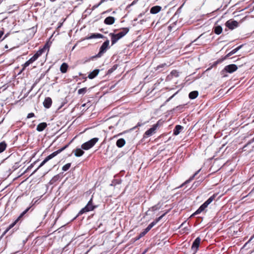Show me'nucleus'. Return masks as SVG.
<instances>
[{"label":"nucleus","instance_id":"f257e3e1","mask_svg":"<svg viewBox=\"0 0 254 254\" xmlns=\"http://www.w3.org/2000/svg\"><path fill=\"white\" fill-rule=\"evenodd\" d=\"M217 194L214 193L206 201H205L199 208L198 209L194 212L190 216L192 217L195 215L198 214L202 212L207 207L208 205L210 204L212 201H213L216 197Z\"/></svg>","mask_w":254,"mask_h":254},{"label":"nucleus","instance_id":"f03ea898","mask_svg":"<svg viewBox=\"0 0 254 254\" xmlns=\"http://www.w3.org/2000/svg\"><path fill=\"white\" fill-rule=\"evenodd\" d=\"M68 145H66L63 147L58 149V150L53 152L50 155H48L47 157L45 158V159L42 162L39 167L34 171V173L36 172L37 170H38L40 168L43 166L46 162H47L49 160L52 159L56 156H57L58 154L60 153L61 152L65 149L67 147H68Z\"/></svg>","mask_w":254,"mask_h":254},{"label":"nucleus","instance_id":"7ed1b4c3","mask_svg":"<svg viewBox=\"0 0 254 254\" xmlns=\"http://www.w3.org/2000/svg\"><path fill=\"white\" fill-rule=\"evenodd\" d=\"M109 40L107 39L105 41L102 45L100 48L99 52L95 56L91 57L89 60H93L95 58H100L102 57L103 54L106 53L107 50L110 48L109 46Z\"/></svg>","mask_w":254,"mask_h":254},{"label":"nucleus","instance_id":"20e7f679","mask_svg":"<svg viewBox=\"0 0 254 254\" xmlns=\"http://www.w3.org/2000/svg\"><path fill=\"white\" fill-rule=\"evenodd\" d=\"M168 212H166L164 213H163L161 216L160 217L157 218L154 221H153L152 222H151L143 231L141 232L139 236V237L142 238V237L144 236L147 232H148Z\"/></svg>","mask_w":254,"mask_h":254},{"label":"nucleus","instance_id":"39448f33","mask_svg":"<svg viewBox=\"0 0 254 254\" xmlns=\"http://www.w3.org/2000/svg\"><path fill=\"white\" fill-rule=\"evenodd\" d=\"M96 207V206L93 205V199L91 198L87 203V205L79 211L77 214V216L81 215L83 213L93 210Z\"/></svg>","mask_w":254,"mask_h":254},{"label":"nucleus","instance_id":"423d86ee","mask_svg":"<svg viewBox=\"0 0 254 254\" xmlns=\"http://www.w3.org/2000/svg\"><path fill=\"white\" fill-rule=\"evenodd\" d=\"M98 140L99 138L97 137L92 138L90 140L82 144L81 145V148L84 150H88L92 148Z\"/></svg>","mask_w":254,"mask_h":254},{"label":"nucleus","instance_id":"0eeeda50","mask_svg":"<svg viewBox=\"0 0 254 254\" xmlns=\"http://www.w3.org/2000/svg\"><path fill=\"white\" fill-rule=\"evenodd\" d=\"M238 69L237 66L235 64H231L225 66L224 69H223L221 72V75L223 76H225L224 73L225 72H228L230 73H233L234 71H236Z\"/></svg>","mask_w":254,"mask_h":254},{"label":"nucleus","instance_id":"6e6552de","mask_svg":"<svg viewBox=\"0 0 254 254\" xmlns=\"http://www.w3.org/2000/svg\"><path fill=\"white\" fill-rule=\"evenodd\" d=\"M158 127V124H156L153 125L152 127L150 128V129L146 130L144 135L143 137L146 138L149 137L151 135H152L153 134H154L156 132V130Z\"/></svg>","mask_w":254,"mask_h":254},{"label":"nucleus","instance_id":"1a4fd4ad","mask_svg":"<svg viewBox=\"0 0 254 254\" xmlns=\"http://www.w3.org/2000/svg\"><path fill=\"white\" fill-rule=\"evenodd\" d=\"M30 208V207H29L25 210L23 212H22L21 214L18 216V217L13 223L9 225V226L7 228H8V230H10L22 218V217L29 211Z\"/></svg>","mask_w":254,"mask_h":254},{"label":"nucleus","instance_id":"9d476101","mask_svg":"<svg viewBox=\"0 0 254 254\" xmlns=\"http://www.w3.org/2000/svg\"><path fill=\"white\" fill-rule=\"evenodd\" d=\"M30 208V207H29L25 210L23 212H22L21 214L18 216V217L13 223L9 225V226L7 228H8V230H10L22 218V217L29 211Z\"/></svg>","mask_w":254,"mask_h":254},{"label":"nucleus","instance_id":"9b49d317","mask_svg":"<svg viewBox=\"0 0 254 254\" xmlns=\"http://www.w3.org/2000/svg\"><path fill=\"white\" fill-rule=\"evenodd\" d=\"M239 25L238 22L236 20H229L225 23V26L230 30H233Z\"/></svg>","mask_w":254,"mask_h":254},{"label":"nucleus","instance_id":"f8f14e48","mask_svg":"<svg viewBox=\"0 0 254 254\" xmlns=\"http://www.w3.org/2000/svg\"><path fill=\"white\" fill-rule=\"evenodd\" d=\"M200 241L201 239L199 237H197L193 241L191 248L194 254L197 252L199 246Z\"/></svg>","mask_w":254,"mask_h":254},{"label":"nucleus","instance_id":"ddd939ff","mask_svg":"<svg viewBox=\"0 0 254 254\" xmlns=\"http://www.w3.org/2000/svg\"><path fill=\"white\" fill-rule=\"evenodd\" d=\"M49 49L50 46L49 44L47 43L42 48L40 49L36 53L38 54L39 56L40 57L47 50L49 51Z\"/></svg>","mask_w":254,"mask_h":254},{"label":"nucleus","instance_id":"4468645a","mask_svg":"<svg viewBox=\"0 0 254 254\" xmlns=\"http://www.w3.org/2000/svg\"><path fill=\"white\" fill-rule=\"evenodd\" d=\"M52 104V100L50 97H46L43 102L44 106L47 109L51 107Z\"/></svg>","mask_w":254,"mask_h":254},{"label":"nucleus","instance_id":"2eb2a0df","mask_svg":"<svg viewBox=\"0 0 254 254\" xmlns=\"http://www.w3.org/2000/svg\"><path fill=\"white\" fill-rule=\"evenodd\" d=\"M201 169L198 170L196 171L191 177H190L188 180L186 181L184 183H183L179 188H182L183 186L186 185V184L190 182L192 180H193L194 177L199 173Z\"/></svg>","mask_w":254,"mask_h":254},{"label":"nucleus","instance_id":"dca6fc26","mask_svg":"<svg viewBox=\"0 0 254 254\" xmlns=\"http://www.w3.org/2000/svg\"><path fill=\"white\" fill-rule=\"evenodd\" d=\"M129 31V28H123L122 29V31L118 33V34H116V35L117 37L120 39L123 37L124 36H125Z\"/></svg>","mask_w":254,"mask_h":254},{"label":"nucleus","instance_id":"f3484780","mask_svg":"<svg viewBox=\"0 0 254 254\" xmlns=\"http://www.w3.org/2000/svg\"><path fill=\"white\" fill-rule=\"evenodd\" d=\"M129 31V28H123L122 29V31L118 33V34H116V35L117 37L120 39L123 37L124 36H125Z\"/></svg>","mask_w":254,"mask_h":254},{"label":"nucleus","instance_id":"a211bd4d","mask_svg":"<svg viewBox=\"0 0 254 254\" xmlns=\"http://www.w3.org/2000/svg\"><path fill=\"white\" fill-rule=\"evenodd\" d=\"M129 31V28H123L122 29V31L118 33V34H116V35L117 37L120 39L123 37L124 36H125Z\"/></svg>","mask_w":254,"mask_h":254},{"label":"nucleus","instance_id":"6ab92c4d","mask_svg":"<svg viewBox=\"0 0 254 254\" xmlns=\"http://www.w3.org/2000/svg\"><path fill=\"white\" fill-rule=\"evenodd\" d=\"M115 21V18L113 16H108L106 17L104 20V23L106 25H112L114 23Z\"/></svg>","mask_w":254,"mask_h":254},{"label":"nucleus","instance_id":"aec40b11","mask_svg":"<svg viewBox=\"0 0 254 254\" xmlns=\"http://www.w3.org/2000/svg\"><path fill=\"white\" fill-rule=\"evenodd\" d=\"M47 127V123L45 122H43L38 125V126H37L36 129L38 131H42Z\"/></svg>","mask_w":254,"mask_h":254},{"label":"nucleus","instance_id":"412c9836","mask_svg":"<svg viewBox=\"0 0 254 254\" xmlns=\"http://www.w3.org/2000/svg\"><path fill=\"white\" fill-rule=\"evenodd\" d=\"M72 153H74V155L76 157H80L84 154V151H83L81 149L77 148L73 150L72 151Z\"/></svg>","mask_w":254,"mask_h":254},{"label":"nucleus","instance_id":"4be33fe9","mask_svg":"<svg viewBox=\"0 0 254 254\" xmlns=\"http://www.w3.org/2000/svg\"><path fill=\"white\" fill-rule=\"evenodd\" d=\"M104 37L103 35L100 33H93L90 36L86 38V39L89 40L95 38H103Z\"/></svg>","mask_w":254,"mask_h":254},{"label":"nucleus","instance_id":"5701e85b","mask_svg":"<svg viewBox=\"0 0 254 254\" xmlns=\"http://www.w3.org/2000/svg\"><path fill=\"white\" fill-rule=\"evenodd\" d=\"M68 65L66 63H63L60 66V71L62 73H65L67 71Z\"/></svg>","mask_w":254,"mask_h":254},{"label":"nucleus","instance_id":"b1692460","mask_svg":"<svg viewBox=\"0 0 254 254\" xmlns=\"http://www.w3.org/2000/svg\"><path fill=\"white\" fill-rule=\"evenodd\" d=\"M99 72V69H94L93 71H92L89 73V74L88 75V77L89 79H93L98 74Z\"/></svg>","mask_w":254,"mask_h":254},{"label":"nucleus","instance_id":"393cba45","mask_svg":"<svg viewBox=\"0 0 254 254\" xmlns=\"http://www.w3.org/2000/svg\"><path fill=\"white\" fill-rule=\"evenodd\" d=\"M109 36L111 38L112 45H114L119 40V38L115 34L111 33H110Z\"/></svg>","mask_w":254,"mask_h":254},{"label":"nucleus","instance_id":"a878e982","mask_svg":"<svg viewBox=\"0 0 254 254\" xmlns=\"http://www.w3.org/2000/svg\"><path fill=\"white\" fill-rule=\"evenodd\" d=\"M183 127L181 125H177L174 130H173V134L174 135H178L181 130L183 129Z\"/></svg>","mask_w":254,"mask_h":254},{"label":"nucleus","instance_id":"bb28decb","mask_svg":"<svg viewBox=\"0 0 254 254\" xmlns=\"http://www.w3.org/2000/svg\"><path fill=\"white\" fill-rule=\"evenodd\" d=\"M161 7L160 6H154L150 9V13L152 14H156L161 10Z\"/></svg>","mask_w":254,"mask_h":254},{"label":"nucleus","instance_id":"cd10ccee","mask_svg":"<svg viewBox=\"0 0 254 254\" xmlns=\"http://www.w3.org/2000/svg\"><path fill=\"white\" fill-rule=\"evenodd\" d=\"M126 144V140L124 138H120L116 142V145L121 148L123 147Z\"/></svg>","mask_w":254,"mask_h":254},{"label":"nucleus","instance_id":"c85d7f7f","mask_svg":"<svg viewBox=\"0 0 254 254\" xmlns=\"http://www.w3.org/2000/svg\"><path fill=\"white\" fill-rule=\"evenodd\" d=\"M34 62L32 61V60L30 58L29 60H28L27 62H26L23 64H22V68L21 70L20 73H21L22 71H23L26 67L28 66L30 64H32Z\"/></svg>","mask_w":254,"mask_h":254},{"label":"nucleus","instance_id":"c756f323","mask_svg":"<svg viewBox=\"0 0 254 254\" xmlns=\"http://www.w3.org/2000/svg\"><path fill=\"white\" fill-rule=\"evenodd\" d=\"M34 62L32 61V60L30 58L29 60H28L27 62H26L23 64H22V68L21 70L20 73H21L22 71H23L26 67L28 66L30 64H32Z\"/></svg>","mask_w":254,"mask_h":254},{"label":"nucleus","instance_id":"7c9ffc66","mask_svg":"<svg viewBox=\"0 0 254 254\" xmlns=\"http://www.w3.org/2000/svg\"><path fill=\"white\" fill-rule=\"evenodd\" d=\"M213 30L214 32L217 35L220 34L222 32V28L219 25L214 27Z\"/></svg>","mask_w":254,"mask_h":254},{"label":"nucleus","instance_id":"2f4dec72","mask_svg":"<svg viewBox=\"0 0 254 254\" xmlns=\"http://www.w3.org/2000/svg\"><path fill=\"white\" fill-rule=\"evenodd\" d=\"M198 95V92L197 91H191L189 93V97L191 99H195Z\"/></svg>","mask_w":254,"mask_h":254},{"label":"nucleus","instance_id":"473e14b6","mask_svg":"<svg viewBox=\"0 0 254 254\" xmlns=\"http://www.w3.org/2000/svg\"><path fill=\"white\" fill-rule=\"evenodd\" d=\"M6 146L7 145L4 141L0 143V153L5 150Z\"/></svg>","mask_w":254,"mask_h":254},{"label":"nucleus","instance_id":"72a5a7b5","mask_svg":"<svg viewBox=\"0 0 254 254\" xmlns=\"http://www.w3.org/2000/svg\"><path fill=\"white\" fill-rule=\"evenodd\" d=\"M70 166H71V163H67L65 165H64V166H63V167H62V170L64 171H66L70 168Z\"/></svg>","mask_w":254,"mask_h":254},{"label":"nucleus","instance_id":"f704fd0d","mask_svg":"<svg viewBox=\"0 0 254 254\" xmlns=\"http://www.w3.org/2000/svg\"><path fill=\"white\" fill-rule=\"evenodd\" d=\"M87 91V88L84 87L82 88H80L78 90V94H84Z\"/></svg>","mask_w":254,"mask_h":254},{"label":"nucleus","instance_id":"c9c22d12","mask_svg":"<svg viewBox=\"0 0 254 254\" xmlns=\"http://www.w3.org/2000/svg\"><path fill=\"white\" fill-rule=\"evenodd\" d=\"M170 64H169V65H167L166 63H164V64H160L159 65H158L157 67H156V70H158L160 68H163V67H164L165 66H170Z\"/></svg>","mask_w":254,"mask_h":254},{"label":"nucleus","instance_id":"e433bc0d","mask_svg":"<svg viewBox=\"0 0 254 254\" xmlns=\"http://www.w3.org/2000/svg\"><path fill=\"white\" fill-rule=\"evenodd\" d=\"M243 45H240L239 47H237L236 48L233 49L232 51H231L232 54L233 55L235 53H236L238 51H239L242 47Z\"/></svg>","mask_w":254,"mask_h":254},{"label":"nucleus","instance_id":"4c0bfd02","mask_svg":"<svg viewBox=\"0 0 254 254\" xmlns=\"http://www.w3.org/2000/svg\"><path fill=\"white\" fill-rule=\"evenodd\" d=\"M40 57L38 55V54H37V53H36L31 58V59L32 60V61L34 62L35 61H36L38 58Z\"/></svg>","mask_w":254,"mask_h":254},{"label":"nucleus","instance_id":"58836bf2","mask_svg":"<svg viewBox=\"0 0 254 254\" xmlns=\"http://www.w3.org/2000/svg\"><path fill=\"white\" fill-rule=\"evenodd\" d=\"M100 5H101V4L99 2L98 3L92 6L91 9L92 10H93L95 9L96 8H97V7H98Z\"/></svg>","mask_w":254,"mask_h":254},{"label":"nucleus","instance_id":"ea45409f","mask_svg":"<svg viewBox=\"0 0 254 254\" xmlns=\"http://www.w3.org/2000/svg\"><path fill=\"white\" fill-rule=\"evenodd\" d=\"M159 209V207L158 205H154L151 207V210L154 211Z\"/></svg>","mask_w":254,"mask_h":254},{"label":"nucleus","instance_id":"a19ab883","mask_svg":"<svg viewBox=\"0 0 254 254\" xmlns=\"http://www.w3.org/2000/svg\"><path fill=\"white\" fill-rule=\"evenodd\" d=\"M4 34V29L3 28H0V39L2 36Z\"/></svg>","mask_w":254,"mask_h":254},{"label":"nucleus","instance_id":"79ce46f5","mask_svg":"<svg viewBox=\"0 0 254 254\" xmlns=\"http://www.w3.org/2000/svg\"><path fill=\"white\" fill-rule=\"evenodd\" d=\"M34 116H35V115L33 113H29L28 114V115L27 116V118L29 119V118L34 117Z\"/></svg>","mask_w":254,"mask_h":254},{"label":"nucleus","instance_id":"37998d69","mask_svg":"<svg viewBox=\"0 0 254 254\" xmlns=\"http://www.w3.org/2000/svg\"><path fill=\"white\" fill-rule=\"evenodd\" d=\"M174 25H175V24L173 23L168 26V29L169 31H172V28L173 27Z\"/></svg>","mask_w":254,"mask_h":254},{"label":"nucleus","instance_id":"c03bdc74","mask_svg":"<svg viewBox=\"0 0 254 254\" xmlns=\"http://www.w3.org/2000/svg\"><path fill=\"white\" fill-rule=\"evenodd\" d=\"M115 69H116V67H115V66H114L113 67H112L108 70V73H112L114 71V70H115Z\"/></svg>","mask_w":254,"mask_h":254},{"label":"nucleus","instance_id":"a18cd8bd","mask_svg":"<svg viewBox=\"0 0 254 254\" xmlns=\"http://www.w3.org/2000/svg\"><path fill=\"white\" fill-rule=\"evenodd\" d=\"M171 74L175 75L176 76H177L178 75V72L176 70H172L171 72Z\"/></svg>","mask_w":254,"mask_h":254},{"label":"nucleus","instance_id":"49530a36","mask_svg":"<svg viewBox=\"0 0 254 254\" xmlns=\"http://www.w3.org/2000/svg\"><path fill=\"white\" fill-rule=\"evenodd\" d=\"M233 54H232V53L230 52H229L227 55H226V56L224 58V59H227V58L231 56Z\"/></svg>","mask_w":254,"mask_h":254},{"label":"nucleus","instance_id":"de8ad7c7","mask_svg":"<svg viewBox=\"0 0 254 254\" xmlns=\"http://www.w3.org/2000/svg\"><path fill=\"white\" fill-rule=\"evenodd\" d=\"M253 240H254V235L251 237L249 241L245 244V245H246L248 243H250Z\"/></svg>","mask_w":254,"mask_h":254},{"label":"nucleus","instance_id":"09e8293b","mask_svg":"<svg viewBox=\"0 0 254 254\" xmlns=\"http://www.w3.org/2000/svg\"><path fill=\"white\" fill-rule=\"evenodd\" d=\"M9 230H8V228H6V230L4 231V232L3 233L1 237H3L4 236L6 233L9 231Z\"/></svg>","mask_w":254,"mask_h":254},{"label":"nucleus","instance_id":"8fccbe9b","mask_svg":"<svg viewBox=\"0 0 254 254\" xmlns=\"http://www.w3.org/2000/svg\"><path fill=\"white\" fill-rule=\"evenodd\" d=\"M9 230H8V228H6V230L4 231V232L3 233L1 237H3L4 236L6 233L9 231Z\"/></svg>","mask_w":254,"mask_h":254},{"label":"nucleus","instance_id":"3c124183","mask_svg":"<svg viewBox=\"0 0 254 254\" xmlns=\"http://www.w3.org/2000/svg\"><path fill=\"white\" fill-rule=\"evenodd\" d=\"M8 34H9L8 33L4 35V36L3 37V38L2 39V40H4V39H5V38L8 36Z\"/></svg>","mask_w":254,"mask_h":254},{"label":"nucleus","instance_id":"603ef678","mask_svg":"<svg viewBox=\"0 0 254 254\" xmlns=\"http://www.w3.org/2000/svg\"><path fill=\"white\" fill-rule=\"evenodd\" d=\"M106 0H101L99 2V3L101 4L102 3H103L104 2L106 1Z\"/></svg>","mask_w":254,"mask_h":254},{"label":"nucleus","instance_id":"864d4df0","mask_svg":"<svg viewBox=\"0 0 254 254\" xmlns=\"http://www.w3.org/2000/svg\"><path fill=\"white\" fill-rule=\"evenodd\" d=\"M141 238V237H139V236L138 235V237H136L135 238V240L137 241V240H138L139 239H140Z\"/></svg>","mask_w":254,"mask_h":254},{"label":"nucleus","instance_id":"5fc2aeb1","mask_svg":"<svg viewBox=\"0 0 254 254\" xmlns=\"http://www.w3.org/2000/svg\"><path fill=\"white\" fill-rule=\"evenodd\" d=\"M147 251V249H146L142 254H145Z\"/></svg>","mask_w":254,"mask_h":254},{"label":"nucleus","instance_id":"6e6d98bb","mask_svg":"<svg viewBox=\"0 0 254 254\" xmlns=\"http://www.w3.org/2000/svg\"><path fill=\"white\" fill-rule=\"evenodd\" d=\"M5 48H6V49H7V48H8V46H7V45H6L5 46Z\"/></svg>","mask_w":254,"mask_h":254},{"label":"nucleus","instance_id":"4d7b16f0","mask_svg":"<svg viewBox=\"0 0 254 254\" xmlns=\"http://www.w3.org/2000/svg\"><path fill=\"white\" fill-rule=\"evenodd\" d=\"M51 0V1H53H53H56V0Z\"/></svg>","mask_w":254,"mask_h":254}]
</instances>
